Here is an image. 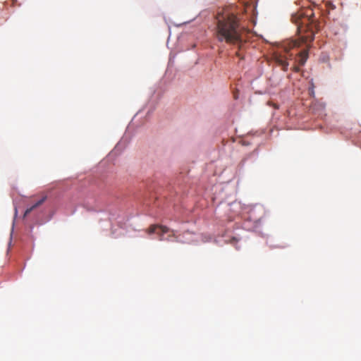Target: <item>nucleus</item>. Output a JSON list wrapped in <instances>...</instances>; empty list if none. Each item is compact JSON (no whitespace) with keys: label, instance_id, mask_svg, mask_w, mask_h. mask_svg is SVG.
Segmentation results:
<instances>
[{"label":"nucleus","instance_id":"obj_1","mask_svg":"<svg viewBox=\"0 0 361 361\" xmlns=\"http://www.w3.org/2000/svg\"><path fill=\"white\" fill-rule=\"evenodd\" d=\"M291 20L297 25L298 38L283 42L274 53L276 62L282 66L284 71L288 70L289 65L287 60L291 59L293 56L289 53L290 50L312 42L315 32L320 29V23L315 18L312 9L310 8L292 15Z\"/></svg>","mask_w":361,"mask_h":361},{"label":"nucleus","instance_id":"obj_3","mask_svg":"<svg viewBox=\"0 0 361 361\" xmlns=\"http://www.w3.org/2000/svg\"><path fill=\"white\" fill-rule=\"evenodd\" d=\"M170 231L169 228L164 226L152 225L148 228V233H156L159 236V240L162 241L165 240L164 235Z\"/></svg>","mask_w":361,"mask_h":361},{"label":"nucleus","instance_id":"obj_2","mask_svg":"<svg viewBox=\"0 0 361 361\" xmlns=\"http://www.w3.org/2000/svg\"><path fill=\"white\" fill-rule=\"evenodd\" d=\"M244 30L235 14L219 13L216 15L214 36L219 42L237 45L240 50L245 43L242 36Z\"/></svg>","mask_w":361,"mask_h":361},{"label":"nucleus","instance_id":"obj_6","mask_svg":"<svg viewBox=\"0 0 361 361\" xmlns=\"http://www.w3.org/2000/svg\"><path fill=\"white\" fill-rule=\"evenodd\" d=\"M171 234L169 235L167 238H165L164 240L171 241V240H173L172 238H175V240L178 242V237L176 236L174 231H171Z\"/></svg>","mask_w":361,"mask_h":361},{"label":"nucleus","instance_id":"obj_7","mask_svg":"<svg viewBox=\"0 0 361 361\" xmlns=\"http://www.w3.org/2000/svg\"><path fill=\"white\" fill-rule=\"evenodd\" d=\"M326 7L328 10H330V9H334L336 8V6L331 3V2H326Z\"/></svg>","mask_w":361,"mask_h":361},{"label":"nucleus","instance_id":"obj_8","mask_svg":"<svg viewBox=\"0 0 361 361\" xmlns=\"http://www.w3.org/2000/svg\"><path fill=\"white\" fill-rule=\"evenodd\" d=\"M11 1H12V6H14L16 5L17 1L16 0H11Z\"/></svg>","mask_w":361,"mask_h":361},{"label":"nucleus","instance_id":"obj_4","mask_svg":"<svg viewBox=\"0 0 361 361\" xmlns=\"http://www.w3.org/2000/svg\"><path fill=\"white\" fill-rule=\"evenodd\" d=\"M307 59H308V50L304 49V50L301 51L298 54L297 63H298V66H293L292 67L293 71L296 72V73L299 72L300 70L299 66H304L305 63H306Z\"/></svg>","mask_w":361,"mask_h":361},{"label":"nucleus","instance_id":"obj_10","mask_svg":"<svg viewBox=\"0 0 361 361\" xmlns=\"http://www.w3.org/2000/svg\"><path fill=\"white\" fill-rule=\"evenodd\" d=\"M236 55H237L238 56H240V52H239V51H237V52H236Z\"/></svg>","mask_w":361,"mask_h":361},{"label":"nucleus","instance_id":"obj_5","mask_svg":"<svg viewBox=\"0 0 361 361\" xmlns=\"http://www.w3.org/2000/svg\"><path fill=\"white\" fill-rule=\"evenodd\" d=\"M47 199V196H44L41 200L37 201L35 204L31 206L30 208H27L25 210V215L29 214L33 209L40 206Z\"/></svg>","mask_w":361,"mask_h":361},{"label":"nucleus","instance_id":"obj_9","mask_svg":"<svg viewBox=\"0 0 361 361\" xmlns=\"http://www.w3.org/2000/svg\"><path fill=\"white\" fill-rule=\"evenodd\" d=\"M237 239L235 238H233L231 243H233V242H236Z\"/></svg>","mask_w":361,"mask_h":361}]
</instances>
